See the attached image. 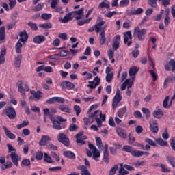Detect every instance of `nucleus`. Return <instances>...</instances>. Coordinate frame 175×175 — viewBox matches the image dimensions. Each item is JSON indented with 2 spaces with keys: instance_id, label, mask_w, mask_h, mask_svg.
<instances>
[{
  "instance_id": "7",
  "label": "nucleus",
  "mask_w": 175,
  "mask_h": 175,
  "mask_svg": "<svg viewBox=\"0 0 175 175\" xmlns=\"http://www.w3.org/2000/svg\"><path fill=\"white\" fill-rule=\"evenodd\" d=\"M124 42L125 44H127L128 47L132 44V32L131 31H126L124 33Z\"/></svg>"
},
{
  "instance_id": "10",
  "label": "nucleus",
  "mask_w": 175,
  "mask_h": 175,
  "mask_svg": "<svg viewBox=\"0 0 175 175\" xmlns=\"http://www.w3.org/2000/svg\"><path fill=\"white\" fill-rule=\"evenodd\" d=\"M106 28H107V25H105L103 27V31L100 33L99 43L101 46H103L106 42V33H105V29H106Z\"/></svg>"
},
{
  "instance_id": "45",
  "label": "nucleus",
  "mask_w": 175,
  "mask_h": 175,
  "mask_svg": "<svg viewBox=\"0 0 175 175\" xmlns=\"http://www.w3.org/2000/svg\"><path fill=\"white\" fill-rule=\"evenodd\" d=\"M132 156L135 157L136 158L143 157V151L134 150V151L133 152Z\"/></svg>"
},
{
  "instance_id": "31",
  "label": "nucleus",
  "mask_w": 175,
  "mask_h": 175,
  "mask_svg": "<svg viewBox=\"0 0 175 175\" xmlns=\"http://www.w3.org/2000/svg\"><path fill=\"white\" fill-rule=\"evenodd\" d=\"M155 142L161 147H166V146H167V142L164 141L162 138H156Z\"/></svg>"
},
{
  "instance_id": "47",
  "label": "nucleus",
  "mask_w": 175,
  "mask_h": 175,
  "mask_svg": "<svg viewBox=\"0 0 175 175\" xmlns=\"http://www.w3.org/2000/svg\"><path fill=\"white\" fill-rule=\"evenodd\" d=\"M173 81V78L170 77H167L164 81L163 87L164 88H167V85H169V83H172Z\"/></svg>"
},
{
  "instance_id": "14",
  "label": "nucleus",
  "mask_w": 175,
  "mask_h": 175,
  "mask_svg": "<svg viewBox=\"0 0 175 175\" xmlns=\"http://www.w3.org/2000/svg\"><path fill=\"white\" fill-rule=\"evenodd\" d=\"M51 121L53 125V126L54 129H57V131L62 129V127L61 126V123L59 122V121L55 119V118L51 117Z\"/></svg>"
},
{
  "instance_id": "23",
  "label": "nucleus",
  "mask_w": 175,
  "mask_h": 175,
  "mask_svg": "<svg viewBox=\"0 0 175 175\" xmlns=\"http://www.w3.org/2000/svg\"><path fill=\"white\" fill-rule=\"evenodd\" d=\"M143 8H137L136 10H131L128 12V16H137V14H142L143 12Z\"/></svg>"
},
{
  "instance_id": "54",
  "label": "nucleus",
  "mask_w": 175,
  "mask_h": 175,
  "mask_svg": "<svg viewBox=\"0 0 175 175\" xmlns=\"http://www.w3.org/2000/svg\"><path fill=\"white\" fill-rule=\"evenodd\" d=\"M100 112L99 110H96L94 112V113H92L90 115V118H92L94 120V118H95V120H96V118H99V115H100Z\"/></svg>"
},
{
  "instance_id": "3",
  "label": "nucleus",
  "mask_w": 175,
  "mask_h": 175,
  "mask_svg": "<svg viewBox=\"0 0 175 175\" xmlns=\"http://www.w3.org/2000/svg\"><path fill=\"white\" fill-rule=\"evenodd\" d=\"M3 113H5L10 120H14V118H16V116H17V113H16V109L12 107H5L3 109Z\"/></svg>"
},
{
  "instance_id": "30",
  "label": "nucleus",
  "mask_w": 175,
  "mask_h": 175,
  "mask_svg": "<svg viewBox=\"0 0 175 175\" xmlns=\"http://www.w3.org/2000/svg\"><path fill=\"white\" fill-rule=\"evenodd\" d=\"M30 92L31 94H33V98H35V99H38V100L42 98V93L40 92V90H38L37 92L35 90H30Z\"/></svg>"
},
{
  "instance_id": "40",
  "label": "nucleus",
  "mask_w": 175,
  "mask_h": 175,
  "mask_svg": "<svg viewBox=\"0 0 175 175\" xmlns=\"http://www.w3.org/2000/svg\"><path fill=\"white\" fill-rule=\"evenodd\" d=\"M23 58V55H18L16 58H15V66L16 68H20V64H21V59Z\"/></svg>"
},
{
  "instance_id": "41",
  "label": "nucleus",
  "mask_w": 175,
  "mask_h": 175,
  "mask_svg": "<svg viewBox=\"0 0 175 175\" xmlns=\"http://www.w3.org/2000/svg\"><path fill=\"white\" fill-rule=\"evenodd\" d=\"M98 8L100 9H103V8H106V9H107V10H110V4L107 3L105 1H103L98 5Z\"/></svg>"
},
{
  "instance_id": "16",
  "label": "nucleus",
  "mask_w": 175,
  "mask_h": 175,
  "mask_svg": "<svg viewBox=\"0 0 175 175\" xmlns=\"http://www.w3.org/2000/svg\"><path fill=\"white\" fill-rule=\"evenodd\" d=\"M6 39V28L4 26L0 27V43H3Z\"/></svg>"
},
{
  "instance_id": "48",
  "label": "nucleus",
  "mask_w": 175,
  "mask_h": 175,
  "mask_svg": "<svg viewBox=\"0 0 175 175\" xmlns=\"http://www.w3.org/2000/svg\"><path fill=\"white\" fill-rule=\"evenodd\" d=\"M146 143H147L149 146H152L153 147H157V142L152 141V139L150 138L145 139Z\"/></svg>"
},
{
  "instance_id": "5",
  "label": "nucleus",
  "mask_w": 175,
  "mask_h": 175,
  "mask_svg": "<svg viewBox=\"0 0 175 175\" xmlns=\"http://www.w3.org/2000/svg\"><path fill=\"white\" fill-rule=\"evenodd\" d=\"M17 87L18 92L29 91V86H28V83H24V81H18Z\"/></svg>"
},
{
  "instance_id": "61",
  "label": "nucleus",
  "mask_w": 175,
  "mask_h": 175,
  "mask_svg": "<svg viewBox=\"0 0 175 175\" xmlns=\"http://www.w3.org/2000/svg\"><path fill=\"white\" fill-rule=\"evenodd\" d=\"M36 159H37L38 161H42L43 159V152L38 151L36 154Z\"/></svg>"
},
{
  "instance_id": "19",
  "label": "nucleus",
  "mask_w": 175,
  "mask_h": 175,
  "mask_svg": "<svg viewBox=\"0 0 175 175\" xmlns=\"http://www.w3.org/2000/svg\"><path fill=\"white\" fill-rule=\"evenodd\" d=\"M105 23H106L105 21H101L98 23L94 25V29L97 33H99L100 31H103V27H102V26L105 25Z\"/></svg>"
},
{
  "instance_id": "4",
  "label": "nucleus",
  "mask_w": 175,
  "mask_h": 175,
  "mask_svg": "<svg viewBox=\"0 0 175 175\" xmlns=\"http://www.w3.org/2000/svg\"><path fill=\"white\" fill-rule=\"evenodd\" d=\"M57 140L60 143H62L66 147H69L70 146V142L69 141V138L64 133H60L57 136Z\"/></svg>"
},
{
  "instance_id": "60",
  "label": "nucleus",
  "mask_w": 175,
  "mask_h": 175,
  "mask_svg": "<svg viewBox=\"0 0 175 175\" xmlns=\"http://www.w3.org/2000/svg\"><path fill=\"white\" fill-rule=\"evenodd\" d=\"M74 111H75L77 116H80V113H81V108H80V106L79 105H75Z\"/></svg>"
},
{
  "instance_id": "51",
  "label": "nucleus",
  "mask_w": 175,
  "mask_h": 175,
  "mask_svg": "<svg viewBox=\"0 0 175 175\" xmlns=\"http://www.w3.org/2000/svg\"><path fill=\"white\" fill-rule=\"evenodd\" d=\"M21 166H31V161L28 159H24L21 161Z\"/></svg>"
},
{
  "instance_id": "38",
  "label": "nucleus",
  "mask_w": 175,
  "mask_h": 175,
  "mask_svg": "<svg viewBox=\"0 0 175 175\" xmlns=\"http://www.w3.org/2000/svg\"><path fill=\"white\" fill-rule=\"evenodd\" d=\"M92 20V18H90L88 19H83L81 21H78L77 22V25L81 26V25H84V24H88L91 22V21Z\"/></svg>"
},
{
  "instance_id": "36",
  "label": "nucleus",
  "mask_w": 175,
  "mask_h": 175,
  "mask_svg": "<svg viewBox=\"0 0 175 175\" xmlns=\"http://www.w3.org/2000/svg\"><path fill=\"white\" fill-rule=\"evenodd\" d=\"M122 99V96H121V92H120V89H117L116 94L113 98V100H118V102H121Z\"/></svg>"
},
{
  "instance_id": "17",
  "label": "nucleus",
  "mask_w": 175,
  "mask_h": 175,
  "mask_svg": "<svg viewBox=\"0 0 175 175\" xmlns=\"http://www.w3.org/2000/svg\"><path fill=\"white\" fill-rule=\"evenodd\" d=\"M170 66L172 68H170ZM165 70L169 72L170 70L174 71L175 70V60L174 59H171L168 64H167L165 67Z\"/></svg>"
},
{
  "instance_id": "22",
  "label": "nucleus",
  "mask_w": 175,
  "mask_h": 175,
  "mask_svg": "<svg viewBox=\"0 0 175 175\" xmlns=\"http://www.w3.org/2000/svg\"><path fill=\"white\" fill-rule=\"evenodd\" d=\"M44 40H46V38H44V36L43 35L36 36L33 39L34 43H37V44H40V43H43Z\"/></svg>"
},
{
  "instance_id": "53",
  "label": "nucleus",
  "mask_w": 175,
  "mask_h": 175,
  "mask_svg": "<svg viewBox=\"0 0 175 175\" xmlns=\"http://www.w3.org/2000/svg\"><path fill=\"white\" fill-rule=\"evenodd\" d=\"M8 6L10 9H13L16 5H17V1L16 0H8Z\"/></svg>"
},
{
  "instance_id": "42",
  "label": "nucleus",
  "mask_w": 175,
  "mask_h": 175,
  "mask_svg": "<svg viewBox=\"0 0 175 175\" xmlns=\"http://www.w3.org/2000/svg\"><path fill=\"white\" fill-rule=\"evenodd\" d=\"M44 160L47 163H54V161L51 159V157L49 156L47 153L44 154Z\"/></svg>"
},
{
  "instance_id": "24",
  "label": "nucleus",
  "mask_w": 175,
  "mask_h": 175,
  "mask_svg": "<svg viewBox=\"0 0 175 175\" xmlns=\"http://www.w3.org/2000/svg\"><path fill=\"white\" fill-rule=\"evenodd\" d=\"M10 157L14 165H15V166H18V155H17L16 152H12Z\"/></svg>"
},
{
  "instance_id": "18",
  "label": "nucleus",
  "mask_w": 175,
  "mask_h": 175,
  "mask_svg": "<svg viewBox=\"0 0 175 175\" xmlns=\"http://www.w3.org/2000/svg\"><path fill=\"white\" fill-rule=\"evenodd\" d=\"M62 88H69V90H73L75 88V85L72 82L63 81L61 85Z\"/></svg>"
},
{
  "instance_id": "15",
  "label": "nucleus",
  "mask_w": 175,
  "mask_h": 175,
  "mask_svg": "<svg viewBox=\"0 0 175 175\" xmlns=\"http://www.w3.org/2000/svg\"><path fill=\"white\" fill-rule=\"evenodd\" d=\"M3 129L5 133V135L8 139H10L11 140H14L16 139V135L13 134L6 126H3Z\"/></svg>"
},
{
  "instance_id": "21",
  "label": "nucleus",
  "mask_w": 175,
  "mask_h": 175,
  "mask_svg": "<svg viewBox=\"0 0 175 175\" xmlns=\"http://www.w3.org/2000/svg\"><path fill=\"white\" fill-rule=\"evenodd\" d=\"M58 109L60 111H63L64 113H68V114L72 113V109L69 108V106L67 105H61L58 107Z\"/></svg>"
},
{
  "instance_id": "12",
  "label": "nucleus",
  "mask_w": 175,
  "mask_h": 175,
  "mask_svg": "<svg viewBox=\"0 0 175 175\" xmlns=\"http://www.w3.org/2000/svg\"><path fill=\"white\" fill-rule=\"evenodd\" d=\"M120 40H121V36H120V35L116 36L115 39L113 40V45H112V49L115 51L118 50V49H120Z\"/></svg>"
},
{
  "instance_id": "20",
  "label": "nucleus",
  "mask_w": 175,
  "mask_h": 175,
  "mask_svg": "<svg viewBox=\"0 0 175 175\" xmlns=\"http://www.w3.org/2000/svg\"><path fill=\"white\" fill-rule=\"evenodd\" d=\"M58 5V1H56V4L53 5L51 3V8L54 9V12L55 13H59L60 14H64V10H62V7L57 6Z\"/></svg>"
},
{
  "instance_id": "8",
  "label": "nucleus",
  "mask_w": 175,
  "mask_h": 175,
  "mask_svg": "<svg viewBox=\"0 0 175 175\" xmlns=\"http://www.w3.org/2000/svg\"><path fill=\"white\" fill-rule=\"evenodd\" d=\"M90 84L88 85V88H90L91 90H94V88H96L98 85H99V83H100V79H99V77H96L93 81H90Z\"/></svg>"
},
{
  "instance_id": "9",
  "label": "nucleus",
  "mask_w": 175,
  "mask_h": 175,
  "mask_svg": "<svg viewBox=\"0 0 175 175\" xmlns=\"http://www.w3.org/2000/svg\"><path fill=\"white\" fill-rule=\"evenodd\" d=\"M150 131L152 133H158V122L155 120H151L150 121Z\"/></svg>"
},
{
  "instance_id": "64",
  "label": "nucleus",
  "mask_w": 175,
  "mask_h": 175,
  "mask_svg": "<svg viewBox=\"0 0 175 175\" xmlns=\"http://www.w3.org/2000/svg\"><path fill=\"white\" fill-rule=\"evenodd\" d=\"M170 146L173 151H175V138L172 137L170 139Z\"/></svg>"
},
{
  "instance_id": "25",
  "label": "nucleus",
  "mask_w": 175,
  "mask_h": 175,
  "mask_svg": "<svg viewBox=\"0 0 175 175\" xmlns=\"http://www.w3.org/2000/svg\"><path fill=\"white\" fill-rule=\"evenodd\" d=\"M116 132L120 137H121L122 139H126V133H125V130H124V129L119 127L116 129Z\"/></svg>"
},
{
  "instance_id": "27",
  "label": "nucleus",
  "mask_w": 175,
  "mask_h": 175,
  "mask_svg": "<svg viewBox=\"0 0 175 175\" xmlns=\"http://www.w3.org/2000/svg\"><path fill=\"white\" fill-rule=\"evenodd\" d=\"M20 42H27L28 40V34L27 33V31L25 30H23L22 32L19 33Z\"/></svg>"
},
{
  "instance_id": "2",
  "label": "nucleus",
  "mask_w": 175,
  "mask_h": 175,
  "mask_svg": "<svg viewBox=\"0 0 175 175\" xmlns=\"http://www.w3.org/2000/svg\"><path fill=\"white\" fill-rule=\"evenodd\" d=\"M146 35H147V29H142L139 26L134 28L133 36L135 39H137L139 42H143L146 39Z\"/></svg>"
},
{
  "instance_id": "39",
  "label": "nucleus",
  "mask_w": 175,
  "mask_h": 175,
  "mask_svg": "<svg viewBox=\"0 0 175 175\" xmlns=\"http://www.w3.org/2000/svg\"><path fill=\"white\" fill-rule=\"evenodd\" d=\"M5 55H6L5 49L1 50L0 54V64H5Z\"/></svg>"
},
{
  "instance_id": "56",
  "label": "nucleus",
  "mask_w": 175,
  "mask_h": 175,
  "mask_svg": "<svg viewBox=\"0 0 175 175\" xmlns=\"http://www.w3.org/2000/svg\"><path fill=\"white\" fill-rule=\"evenodd\" d=\"M117 170H118V165H115L109 171V175H115Z\"/></svg>"
},
{
  "instance_id": "43",
  "label": "nucleus",
  "mask_w": 175,
  "mask_h": 175,
  "mask_svg": "<svg viewBox=\"0 0 175 175\" xmlns=\"http://www.w3.org/2000/svg\"><path fill=\"white\" fill-rule=\"evenodd\" d=\"M108 57L109 58V59L111 60V64H114L115 62V59L114 58V51L110 49L109 51H108Z\"/></svg>"
},
{
  "instance_id": "1",
  "label": "nucleus",
  "mask_w": 175,
  "mask_h": 175,
  "mask_svg": "<svg viewBox=\"0 0 175 175\" xmlns=\"http://www.w3.org/2000/svg\"><path fill=\"white\" fill-rule=\"evenodd\" d=\"M88 146H89L90 150H92V152L88 149L86 150V154L88 157H89L90 158L92 157L93 159H94V161H96V162H98V161H99L98 158H100V152L96 149V147H95L94 144L89 143Z\"/></svg>"
},
{
  "instance_id": "33",
  "label": "nucleus",
  "mask_w": 175,
  "mask_h": 175,
  "mask_svg": "<svg viewBox=\"0 0 175 175\" xmlns=\"http://www.w3.org/2000/svg\"><path fill=\"white\" fill-rule=\"evenodd\" d=\"M166 160L172 166V167H175V157L172 156H167Z\"/></svg>"
},
{
  "instance_id": "29",
  "label": "nucleus",
  "mask_w": 175,
  "mask_h": 175,
  "mask_svg": "<svg viewBox=\"0 0 175 175\" xmlns=\"http://www.w3.org/2000/svg\"><path fill=\"white\" fill-rule=\"evenodd\" d=\"M153 117L158 119L162 118L163 117V111H162V109H157L154 111Z\"/></svg>"
},
{
  "instance_id": "63",
  "label": "nucleus",
  "mask_w": 175,
  "mask_h": 175,
  "mask_svg": "<svg viewBox=\"0 0 175 175\" xmlns=\"http://www.w3.org/2000/svg\"><path fill=\"white\" fill-rule=\"evenodd\" d=\"M148 3L150 6H152V8H157V0H149Z\"/></svg>"
},
{
  "instance_id": "58",
  "label": "nucleus",
  "mask_w": 175,
  "mask_h": 175,
  "mask_svg": "<svg viewBox=\"0 0 175 175\" xmlns=\"http://www.w3.org/2000/svg\"><path fill=\"white\" fill-rule=\"evenodd\" d=\"M169 99H170V98L169 97V96H167L163 100V106L165 109H167V107H169V105L167 104V103L169 102Z\"/></svg>"
},
{
  "instance_id": "34",
  "label": "nucleus",
  "mask_w": 175,
  "mask_h": 175,
  "mask_svg": "<svg viewBox=\"0 0 175 175\" xmlns=\"http://www.w3.org/2000/svg\"><path fill=\"white\" fill-rule=\"evenodd\" d=\"M39 28H43L44 29H50L53 27L51 23H41L38 25Z\"/></svg>"
},
{
  "instance_id": "62",
  "label": "nucleus",
  "mask_w": 175,
  "mask_h": 175,
  "mask_svg": "<svg viewBox=\"0 0 175 175\" xmlns=\"http://www.w3.org/2000/svg\"><path fill=\"white\" fill-rule=\"evenodd\" d=\"M96 145L98 147V148H100L102 147L103 144H102V139L99 137H96Z\"/></svg>"
},
{
  "instance_id": "55",
  "label": "nucleus",
  "mask_w": 175,
  "mask_h": 175,
  "mask_svg": "<svg viewBox=\"0 0 175 175\" xmlns=\"http://www.w3.org/2000/svg\"><path fill=\"white\" fill-rule=\"evenodd\" d=\"M28 25L31 27V29H32V31H38V25H36V23L29 22Z\"/></svg>"
},
{
  "instance_id": "59",
  "label": "nucleus",
  "mask_w": 175,
  "mask_h": 175,
  "mask_svg": "<svg viewBox=\"0 0 175 175\" xmlns=\"http://www.w3.org/2000/svg\"><path fill=\"white\" fill-rule=\"evenodd\" d=\"M68 54H69V51L63 50V51H61L57 54V56H58V57H66Z\"/></svg>"
},
{
  "instance_id": "35",
  "label": "nucleus",
  "mask_w": 175,
  "mask_h": 175,
  "mask_svg": "<svg viewBox=\"0 0 175 175\" xmlns=\"http://www.w3.org/2000/svg\"><path fill=\"white\" fill-rule=\"evenodd\" d=\"M21 49H23V44H21V42L18 40L15 46L16 53L21 54Z\"/></svg>"
},
{
  "instance_id": "37",
  "label": "nucleus",
  "mask_w": 175,
  "mask_h": 175,
  "mask_svg": "<svg viewBox=\"0 0 175 175\" xmlns=\"http://www.w3.org/2000/svg\"><path fill=\"white\" fill-rule=\"evenodd\" d=\"M123 151H125L126 152H130L132 155V154H133V151H135V148L132 146L126 145L123 147Z\"/></svg>"
},
{
  "instance_id": "32",
  "label": "nucleus",
  "mask_w": 175,
  "mask_h": 175,
  "mask_svg": "<svg viewBox=\"0 0 175 175\" xmlns=\"http://www.w3.org/2000/svg\"><path fill=\"white\" fill-rule=\"evenodd\" d=\"M63 155H64V157L66 158H69L70 159H75V158H76L75 153L71 151H65L64 152Z\"/></svg>"
},
{
  "instance_id": "44",
  "label": "nucleus",
  "mask_w": 175,
  "mask_h": 175,
  "mask_svg": "<svg viewBox=\"0 0 175 175\" xmlns=\"http://www.w3.org/2000/svg\"><path fill=\"white\" fill-rule=\"evenodd\" d=\"M44 8V3H41L33 8V12H40Z\"/></svg>"
},
{
  "instance_id": "13",
  "label": "nucleus",
  "mask_w": 175,
  "mask_h": 175,
  "mask_svg": "<svg viewBox=\"0 0 175 175\" xmlns=\"http://www.w3.org/2000/svg\"><path fill=\"white\" fill-rule=\"evenodd\" d=\"M137 72H139V68L135 66H133L129 68V76L132 77L131 79H133V80L135 79Z\"/></svg>"
},
{
  "instance_id": "57",
  "label": "nucleus",
  "mask_w": 175,
  "mask_h": 175,
  "mask_svg": "<svg viewBox=\"0 0 175 175\" xmlns=\"http://www.w3.org/2000/svg\"><path fill=\"white\" fill-rule=\"evenodd\" d=\"M51 16V14L44 13L41 15V18H42V20H50Z\"/></svg>"
},
{
  "instance_id": "46",
  "label": "nucleus",
  "mask_w": 175,
  "mask_h": 175,
  "mask_svg": "<svg viewBox=\"0 0 175 175\" xmlns=\"http://www.w3.org/2000/svg\"><path fill=\"white\" fill-rule=\"evenodd\" d=\"M109 151H104L103 152V158H104V162L105 163H109L110 162V159L109 158Z\"/></svg>"
},
{
  "instance_id": "49",
  "label": "nucleus",
  "mask_w": 175,
  "mask_h": 175,
  "mask_svg": "<svg viewBox=\"0 0 175 175\" xmlns=\"http://www.w3.org/2000/svg\"><path fill=\"white\" fill-rule=\"evenodd\" d=\"M12 166H13V163H12V161H8L1 166V169L2 170H5V169H10Z\"/></svg>"
},
{
  "instance_id": "26",
  "label": "nucleus",
  "mask_w": 175,
  "mask_h": 175,
  "mask_svg": "<svg viewBox=\"0 0 175 175\" xmlns=\"http://www.w3.org/2000/svg\"><path fill=\"white\" fill-rule=\"evenodd\" d=\"M51 138L49 137V135H42L41 139L39 142L40 146H46L47 142H50Z\"/></svg>"
},
{
  "instance_id": "28",
  "label": "nucleus",
  "mask_w": 175,
  "mask_h": 175,
  "mask_svg": "<svg viewBox=\"0 0 175 175\" xmlns=\"http://www.w3.org/2000/svg\"><path fill=\"white\" fill-rule=\"evenodd\" d=\"M79 170L81 171V175H91V173H90V171H88V169L87 167L84 165H81L77 167Z\"/></svg>"
},
{
  "instance_id": "11",
  "label": "nucleus",
  "mask_w": 175,
  "mask_h": 175,
  "mask_svg": "<svg viewBox=\"0 0 175 175\" xmlns=\"http://www.w3.org/2000/svg\"><path fill=\"white\" fill-rule=\"evenodd\" d=\"M73 18H75L73 14H72V12H70L67 14L63 18H60L59 19V21H60V23H62L63 24H66V23L70 21Z\"/></svg>"
},
{
  "instance_id": "52",
  "label": "nucleus",
  "mask_w": 175,
  "mask_h": 175,
  "mask_svg": "<svg viewBox=\"0 0 175 175\" xmlns=\"http://www.w3.org/2000/svg\"><path fill=\"white\" fill-rule=\"evenodd\" d=\"M113 77H114V73H113V72H111L110 74H107L106 81L107 83H111V80H113Z\"/></svg>"
},
{
  "instance_id": "50",
  "label": "nucleus",
  "mask_w": 175,
  "mask_h": 175,
  "mask_svg": "<svg viewBox=\"0 0 175 175\" xmlns=\"http://www.w3.org/2000/svg\"><path fill=\"white\" fill-rule=\"evenodd\" d=\"M83 121L85 125H90V124H92L94 122V119L90 118V116H89V118H83Z\"/></svg>"
},
{
  "instance_id": "6",
  "label": "nucleus",
  "mask_w": 175,
  "mask_h": 175,
  "mask_svg": "<svg viewBox=\"0 0 175 175\" xmlns=\"http://www.w3.org/2000/svg\"><path fill=\"white\" fill-rule=\"evenodd\" d=\"M72 16L76 18V20H81L84 17V8H80L79 10L73 11L71 12Z\"/></svg>"
}]
</instances>
